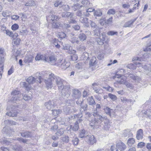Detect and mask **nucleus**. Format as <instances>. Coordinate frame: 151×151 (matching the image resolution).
Listing matches in <instances>:
<instances>
[{
	"label": "nucleus",
	"instance_id": "obj_51",
	"mask_svg": "<svg viewBox=\"0 0 151 151\" xmlns=\"http://www.w3.org/2000/svg\"><path fill=\"white\" fill-rule=\"evenodd\" d=\"M13 149L16 151H22V147L20 146H15L13 147Z\"/></svg>",
	"mask_w": 151,
	"mask_h": 151
},
{
	"label": "nucleus",
	"instance_id": "obj_24",
	"mask_svg": "<svg viewBox=\"0 0 151 151\" xmlns=\"http://www.w3.org/2000/svg\"><path fill=\"white\" fill-rule=\"evenodd\" d=\"M79 125L78 124V122H76L75 123V124L73 127H72V125H70V127H69H69L67 128L68 130L69 131V130L70 129H72L74 131H77L79 128Z\"/></svg>",
	"mask_w": 151,
	"mask_h": 151
},
{
	"label": "nucleus",
	"instance_id": "obj_11",
	"mask_svg": "<svg viewBox=\"0 0 151 151\" xmlns=\"http://www.w3.org/2000/svg\"><path fill=\"white\" fill-rule=\"evenodd\" d=\"M81 93L78 89H74L72 91V96L74 99H78L81 96Z\"/></svg>",
	"mask_w": 151,
	"mask_h": 151
},
{
	"label": "nucleus",
	"instance_id": "obj_46",
	"mask_svg": "<svg viewBox=\"0 0 151 151\" xmlns=\"http://www.w3.org/2000/svg\"><path fill=\"white\" fill-rule=\"evenodd\" d=\"M58 36L59 38L62 39L65 37L66 35L63 32H59L58 33Z\"/></svg>",
	"mask_w": 151,
	"mask_h": 151
},
{
	"label": "nucleus",
	"instance_id": "obj_43",
	"mask_svg": "<svg viewBox=\"0 0 151 151\" xmlns=\"http://www.w3.org/2000/svg\"><path fill=\"white\" fill-rule=\"evenodd\" d=\"M94 11L95 12H94V16L100 17L102 15L101 12L99 10H97Z\"/></svg>",
	"mask_w": 151,
	"mask_h": 151
},
{
	"label": "nucleus",
	"instance_id": "obj_15",
	"mask_svg": "<svg viewBox=\"0 0 151 151\" xmlns=\"http://www.w3.org/2000/svg\"><path fill=\"white\" fill-rule=\"evenodd\" d=\"M45 106L46 109L50 110L53 109L55 106V104L54 101H49L45 104Z\"/></svg>",
	"mask_w": 151,
	"mask_h": 151
},
{
	"label": "nucleus",
	"instance_id": "obj_61",
	"mask_svg": "<svg viewBox=\"0 0 151 151\" xmlns=\"http://www.w3.org/2000/svg\"><path fill=\"white\" fill-rule=\"evenodd\" d=\"M115 13V10L113 9H110L107 12V14H114Z\"/></svg>",
	"mask_w": 151,
	"mask_h": 151
},
{
	"label": "nucleus",
	"instance_id": "obj_48",
	"mask_svg": "<svg viewBox=\"0 0 151 151\" xmlns=\"http://www.w3.org/2000/svg\"><path fill=\"white\" fill-rule=\"evenodd\" d=\"M108 96L113 101H115L117 99L116 96L115 95L111 93H109Z\"/></svg>",
	"mask_w": 151,
	"mask_h": 151
},
{
	"label": "nucleus",
	"instance_id": "obj_25",
	"mask_svg": "<svg viewBox=\"0 0 151 151\" xmlns=\"http://www.w3.org/2000/svg\"><path fill=\"white\" fill-rule=\"evenodd\" d=\"M20 134L21 136L24 137H31L32 136V133L30 132H21Z\"/></svg>",
	"mask_w": 151,
	"mask_h": 151
},
{
	"label": "nucleus",
	"instance_id": "obj_54",
	"mask_svg": "<svg viewBox=\"0 0 151 151\" xmlns=\"http://www.w3.org/2000/svg\"><path fill=\"white\" fill-rule=\"evenodd\" d=\"M87 106L88 105L87 104H85V105L82 106L81 109H80V111L83 112V111L87 110Z\"/></svg>",
	"mask_w": 151,
	"mask_h": 151
},
{
	"label": "nucleus",
	"instance_id": "obj_59",
	"mask_svg": "<svg viewBox=\"0 0 151 151\" xmlns=\"http://www.w3.org/2000/svg\"><path fill=\"white\" fill-rule=\"evenodd\" d=\"M62 9L65 11H68L69 9V7L68 5H65L62 6Z\"/></svg>",
	"mask_w": 151,
	"mask_h": 151
},
{
	"label": "nucleus",
	"instance_id": "obj_45",
	"mask_svg": "<svg viewBox=\"0 0 151 151\" xmlns=\"http://www.w3.org/2000/svg\"><path fill=\"white\" fill-rule=\"evenodd\" d=\"M70 40L71 42L73 43L76 42L78 44V43L79 42V40H78V38L75 36L72 37Z\"/></svg>",
	"mask_w": 151,
	"mask_h": 151
},
{
	"label": "nucleus",
	"instance_id": "obj_52",
	"mask_svg": "<svg viewBox=\"0 0 151 151\" xmlns=\"http://www.w3.org/2000/svg\"><path fill=\"white\" fill-rule=\"evenodd\" d=\"M19 27V26L16 24H14L12 26L11 28L12 30H16Z\"/></svg>",
	"mask_w": 151,
	"mask_h": 151
},
{
	"label": "nucleus",
	"instance_id": "obj_13",
	"mask_svg": "<svg viewBox=\"0 0 151 151\" xmlns=\"http://www.w3.org/2000/svg\"><path fill=\"white\" fill-rule=\"evenodd\" d=\"M116 147L120 151H124L126 148L127 146L125 144L121 141L118 142L116 144Z\"/></svg>",
	"mask_w": 151,
	"mask_h": 151
},
{
	"label": "nucleus",
	"instance_id": "obj_30",
	"mask_svg": "<svg viewBox=\"0 0 151 151\" xmlns=\"http://www.w3.org/2000/svg\"><path fill=\"white\" fill-rule=\"evenodd\" d=\"M142 68L145 69L146 71L145 72L146 74L148 75L149 72H150L151 70V66L149 65H144Z\"/></svg>",
	"mask_w": 151,
	"mask_h": 151
},
{
	"label": "nucleus",
	"instance_id": "obj_44",
	"mask_svg": "<svg viewBox=\"0 0 151 151\" xmlns=\"http://www.w3.org/2000/svg\"><path fill=\"white\" fill-rule=\"evenodd\" d=\"M64 133V129L62 128H61L58 129L55 134L59 136L63 135Z\"/></svg>",
	"mask_w": 151,
	"mask_h": 151
},
{
	"label": "nucleus",
	"instance_id": "obj_49",
	"mask_svg": "<svg viewBox=\"0 0 151 151\" xmlns=\"http://www.w3.org/2000/svg\"><path fill=\"white\" fill-rule=\"evenodd\" d=\"M32 97V96L31 95H25L23 96V99L25 101H28L30 100Z\"/></svg>",
	"mask_w": 151,
	"mask_h": 151
},
{
	"label": "nucleus",
	"instance_id": "obj_57",
	"mask_svg": "<svg viewBox=\"0 0 151 151\" xmlns=\"http://www.w3.org/2000/svg\"><path fill=\"white\" fill-rule=\"evenodd\" d=\"M117 34L118 33L117 32H114L112 31H109L107 33L108 35L111 36L113 35H117Z\"/></svg>",
	"mask_w": 151,
	"mask_h": 151
},
{
	"label": "nucleus",
	"instance_id": "obj_50",
	"mask_svg": "<svg viewBox=\"0 0 151 151\" xmlns=\"http://www.w3.org/2000/svg\"><path fill=\"white\" fill-rule=\"evenodd\" d=\"M6 34L10 37H14V34L13 33L8 30H6Z\"/></svg>",
	"mask_w": 151,
	"mask_h": 151
},
{
	"label": "nucleus",
	"instance_id": "obj_2",
	"mask_svg": "<svg viewBox=\"0 0 151 151\" xmlns=\"http://www.w3.org/2000/svg\"><path fill=\"white\" fill-rule=\"evenodd\" d=\"M26 81L29 84H33L35 83H41V78L40 73H36L34 76H31L29 77L27 80Z\"/></svg>",
	"mask_w": 151,
	"mask_h": 151
},
{
	"label": "nucleus",
	"instance_id": "obj_34",
	"mask_svg": "<svg viewBox=\"0 0 151 151\" xmlns=\"http://www.w3.org/2000/svg\"><path fill=\"white\" fill-rule=\"evenodd\" d=\"M135 142V141L133 138H129L128 139L127 144L129 146H131Z\"/></svg>",
	"mask_w": 151,
	"mask_h": 151
},
{
	"label": "nucleus",
	"instance_id": "obj_35",
	"mask_svg": "<svg viewBox=\"0 0 151 151\" xmlns=\"http://www.w3.org/2000/svg\"><path fill=\"white\" fill-rule=\"evenodd\" d=\"M94 32V35L97 36H100V31L99 30V27H97L96 28H95L93 29Z\"/></svg>",
	"mask_w": 151,
	"mask_h": 151
},
{
	"label": "nucleus",
	"instance_id": "obj_19",
	"mask_svg": "<svg viewBox=\"0 0 151 151\" xmlns=\"http://www.w3.org/2000/svg\"><path fill=\"white\" fill-rule=\"evenodd\" d=\"M136 138L138 140L142 139L143 138V132L141 129H139L137 132Z\"/></svg>",
	"mask_w": 151,
	"mask_h": 151
},
{
	"label": "nucleus",
	"instance_id": "obj_33",
	"mask_svg": "<svg viewBox=\"0 0 151 151\" xmlns=\"http://www.w3.org/2000/svg\"><path fill=\"white\" fill-rule=\"evenodd\" d=\"M70 107L65 106L63 109V111L64 113L66 114H70L72 111Z\"/></svg>",
	"mask_w": 151,
	"mask_h": 151
},
{
	"label": "nucleus",
	"instance_id": "obj_1",
	"mask_svg": "<svg viewBox=\"0 0 151 151\" xmlns=\"http://www.w3.org/2000/svg\"><path fill=\"white\" fill-rule=\"evenodd\" d=\"M49 79H51V81H55V83L58 87V89H62L63 88V83L64 81L60 77L55 75L54 74L51 73L49 74Z\"/></svg>",
	"mask_w": 151,
	"mask_h": 151
},
{
	"label": "nucleus",
	"instance_id": "obj_62",
	"mask_svg": "<svg viewBox=\"0 0 151 151\" xmlns=\"http://www.w3.org/2000/svg\"><path fill=\"white\" fill-rule=\"evenodd\" d=\"M99 84L97 83H94L92 84V87L94 90L99 88H98V86Z\"/></svg>",
	"mask_w": 151,
	"mask_h": 151
},
{
	"label": "nucleus",
	"instance_id": "obj_63",
	"mask_svg": "<svg viewBox=\"0 0 151 151\" xmlns=\"http://www.w3.org/2000/svg\"><path fill=\"white\" fill-rule=\"evenodd\" d=\"M28 32L26 29L22 30L20 31V33L21 35H26Z\"/></svg>",
	"mask_w": 151,
	"mask_h": 151
},
{
	"label": "nucleus",
	"instance_id": "obj_29",
	"mask_svg": "<svg viewBox=\"0 0 151 151\" xmlns=\"http://www.w3.org/2000/svg\"><path fill=\"white\" fill-rule=\"evenodd\" d=\"M22 86L25 88L26 90H28L31 89L30 84H28L25 82H22Z\"/></svg>",
	"mask_w": 151,
	"mask_h": 151
},
{
	"label": "nucleus",
	"instance_id": "obj_53",
	"mask_svg": "<svg viewBox=\"0 0 151 151\" xmlns=\"http://www.w3.org/2000/svg\"><path fill=\"white\" fill-rule=\"evenodd\" d=\"M82 57L83 59L87 60L89 58L88 53L87 52L83 53V54Z\"/></svg>",
	"mask_w": 151,
	"mask_h": 151
},
{
	"label": "nucleus",
	"instance_id": "obj_10",
	"mask_svg": "<svg viewBox=\"0 0 151 151\" xmlns=\"http://www.w3.org/2000/svg\"><path fill=\"white\" fill-rule=\"evenodd\" d=\"M118 78L119 80H117L116 82L114 83L115 84H116V83L122 84L124 82V80L125 79V78H124V77L121 75L116 74L113 77L114 78Z\"/></svg>",
	"mask_w": 151,
	"mask_h": 151
},
{
	"label": "nucleus",
	"instance_id": "obj_21",
	"mask_svg": "<svg viewBox=\"0 0 151 151\" xmlns=\"http://www.w3.org/2000/svg\"><path fill=\"white\" fill-rule=\"evenodd\" d=\"M141 65V64L139 62H137L135 63L134 64L132 63L128 64L127 66V67L131 69H135L136 68V65Z\"/></svg>",
	"mask_w": 151,
	"mask_h": 151
},
{
	"label": "nucleus",
	"instance_id": "obj_27",
	"mask_svg": "<svg viewBox=\"0 0 151 151\" xmlns=\"http://www.w3.org/2000/svg\"><path fill=\"white\" fill-rule=\"evenodd\" d=\"M4 58L3 55H0V70H3L4 69Z\"/></svg>",
	"mask_w": 151,
	"mask_h": 151
},
{
	"label": "nucleus",
	"instance_id": "obj_22",
	"mask_svg": "<svg viewBox=\"0 0 151 151\" xmlns=\"http://www.w3.org/2000/svg\"><path fill=\"white\" fill-rule=\"evenodd\" d=\"M33 57L32 55H27L25 56L24 60V62L25 63H29L32 61Z\"/></svg>",
	"mask_w": 151,
	"mask_h": 151
},
{
	"label": "nucleus",
	"instance_id": "obj_64",
	"mask_svg": "<svg viewBox=\"0 0 151 151\" xmlns=\"http://www.w3.org/2000/svg\"><path fill=\"white\" fill-rule=\"evenodd\" d=\"M97 43L99 45H103L104 44V41L100 38H98L96 40Z\"/></svg>",
	"mask_w": 151,
	"mask_h": 151
},
{
	"label": "nucleus",
	"instance_id": "obj_7",
	"mask_svg": "<svg viewBox=\"0 0 151 151\" xmlns=\"http://www.w3.org/2000/svg\"><path fill=\"white\" fill-rule=\"evenodd\" d=\"M49 74H46L45 75L44 77H46L47 78V77H48L45 80V82L46 86V87L47 88V89L49 88H51L52 87V81H51L50 79L49 80Z\"/></svg>",
	"mask_w": 151,
	"mask_h": 151
},
{
	"label": "nucleus",
	"instance_id": "obj_3",
	"mask_svg": "<svg viewBox=\"0 0 151 151\" xmlns=\"http://www.w3.org/2000/svg\"><path fill=\"white\" fill-rule=\"evenodd\" d=\"M57 64V66L63 70L67 68L70 65L69 63L66 62L65 59H60L58 60Z\"/></svg>",
	"mask_w": 151,
	"mask_h": 151
},
{
	"label": "nucleus",
	"instance_id": "obj_16",
	"mask_svg": "<svg viewBox=\"0 0 151 151\" xmlns=\"http://www.w3.org/2000/svg\"><path fill=\"white\" fill-rule=\"evenodd\" d=\"M47 60H48L47 62H48L51 65H57L58 60H57V58L55 56L52 55L50 57L49 60L47 58Z\"/></svg>",
	"mask_w": 151,
	"mask_h": 151
},
{
	"label": "nucleus",
	"instance_id": "obj_41",
	"mask_svg": "<svg viewBox=\"0 0 151 151\" xmlns=\"http://www.w3.org/2000/svg\"><path fill=\"white\" fill-rule=\"evenodd\" d=\"M79 21L83 23H88V19L86 18L81 17L79 19Z\"/></svg>",
	"mask_w": 151,
	"mask_h": 151
},
{
	"label": "nucleus",
	"instance_id": "obj_40",
	"mask_svg": "<svg viewBox=\"0 0 151 151\" xmlns=\"http://www.w3.org/2000/svg\"><path fill=\"white\" fill-rule=\"evenodd\" d=\"M79 38L81 40L84 41L86 39V35L84 33H81L78 36Z\"/></svg>",
	"mask_w": 151,
	"mask_h": 151
},
{
	"label": "nucleus",
	"instance_id": "obj_4",
	"mask_svg": "<svg viewBox=\"0 0 151 151\" xmlns=\"http://www.w3.org/2000/svg\"><path fill=\"white\" fill-rule=\"evenodd\" d=\"M63 88L62 89H59V90L61 91L63 95L65 96L66 97H68L71 94V91L70 87L69 85H67L63 86Z\"/></svg>",
	"mask_w": 151,
	"mask_h": 151
},
{
	"label": "nucleus",
	"instance_id": "obj_42",
	"mask_svg": "<svg viewBox=\"0 0 151 151\" xmlns=\"http://www.w3.org/2000/svg\"><path fill=\"white\" fill-rule=\"evenodd\" d=\"M94 11H95V9L89 8L87 10L86 12L84 14L86 16H88L89 14V12H91Z\"/></svg>",
	"mask_w": 151,
	"mask_h": 151
},
{
	"label": "nucleus",
	"instance_id": "obj_36",
	"mask_svg": "<svg viewBox=\"0 0 151 151\" xmlns=\"http://www.w3.org/2000/svg\"><path fill=\"white\" fill-rule=\"evenodd\" d=\"M52 114L55 116H57L62 112V111L59 109L52 110Z\"/></svg>",
	"mask_w": 151,
	"mask_h": 151
},
{
	"label": "nucleus",
	"instance_id": "obj_9",
	"mask_svg": "<svg viewBox=\"0 0 151 151\" xmlns=\"http://www.w3.org/2000/svg\"><path fill=\"white\" fill-rule=\"evenodd\" d=\"M12 95H13L12 98L11 99L12 101H15L18 99V98H19V96L22 95L21 94H20V92L19 91L14 90L12 91L11 93Z\"/></svg>",
	"mask_w": 151,
	"mask_h": 151
},
{
	"label": "nucleus",
	"instance_id": "obj_60",
	"mask_svg": "<svg viewBox=\"0 0 151 151\" xmlns=\"http://www.w3.org/2000/svg\"><path fill=\"white\" fill-rule=\"evenodd\" d=\"M124 83L127 88H133V85L127 82H125Z\"/></svg>",
	"mask_w": 151,
	"mask_h": 151
},
{
	"label": "nucleus",
	"instance_id": "obj_38",
	"mask_svg": "<svg viewBox=\"0 0 151 151\" xmlns=\"http://www.w3.org/2000/svg\"><path fill=\"white\" fill-rule=\"evenodd\" d=\"M129 76L130 78L137 81H139L140 79L139 77L138 76H135L132 74L129 75Z\"/></svg>",
	"mask_w": 151,
	"mask_h": 151
},
{
	"label": "nucleus",
	"instance_id": "obj_26",
	"mask_svg": "<svg viewBox=\"0 0 151 151\" xmlns=\"http://www.w3.org/2000/svg\"><path fill=\"white\" fill-rule=\"evenodd\" d=\"M62 16L63 17H70V18H73V14L70 12H63L62 13Z\"/></svg>",
	"mask_w": 151,
	"mask_h": 151
},
{
	"label": "nucleus",
	"instance_id": "obj_6",
	"mask_svg": "<svg viewBox=\"0 0 151 151\" xmlns=\"http://www.w3.org/2000/svg\"><path fill=\"white\" fill-rule=\"evenodd\" d=\"M89 124L91 126H98V127L99 126L101 127V126L103 125V124L102 123V120L97 119L96 118H95L94 119L91 120Z\"/></svg>",
	"mask_w": 151,
	"mask_h": 151
},
{
	"label": "nucleus",
	"instance_id": "obj_56",
	"mask_svg": "<svg viewBox=\"0 0 151 151\" xmlns=\"http://www.w3.org/2000/svg\"><path fill=\"white\" fill-rule=\"evenodd\" d=\"M60 24L58 22H54L52 23V26L54 28H57L60 26Z\"/></svg>",
	"mask_w": 151,
	"mask_h": 151
},
{
	"label": "nucleus",
	"instance_id": "obj_17",
	"mask_svg": "<svg viewBox=\"0 0 151 151\" xmlns=\"http://www.w3.org/2000/svg\"><path fill=\"white\" fill-rule=\"evenodd\" d=\"M35 60H43L45 62H47L48 61L45 55H41L40 53L37 54L35 58Z\"/></svg>",
	"mask_w": 151,
	"mask_h": 151
},
{
	"label": "nucleus",
	"instance_id": "obj_8",
	"mask_svg": "<svg viewBox=\"0 0 151 151\" xmlns=\"http://www.w3.org/2000/svg\"><path fill=\"white\" fill-rule=\"evenodd\" d=\"M97 61L96 57H93L90 60L89 62V65L90 67H91L93 70L95 69V67L97 66Z\"/></svg>",
	"mask_w": 151,
	"mask_h": 151
},
{
	"label": "nucleus",
	"instance_id": "obj_47",
	"mask_svg": "<svg viewBox=\"0 0 151 151\" xmlns=\"http://www.w3.org/2000/svg\"><path fill=\"white\" fill-rule=\"evenodd\" d=\"M81 3L86 7H88L90 6V3L88 0H82Z\"/></svg>",
	"mask_w": 151,
	"mask_h": 151
},
{
	"label": "nucleus",
	"instance_id": "obj_37",
	"mask_svg": "<svg viewBox=\"0 0 151 151\" xmlns=\"http://www.w3.org/2000/svg\"><path fill=\"white\" fill-rule=\"evenodd\" d=\"M35 5V2L33 1L30 0L26 3L25 5L26 6H34Z\"/></svg>",
	"mask_w": 151,
	"mask_h": 151
},
{
	"label": "nucleus",
	"instance_id": "obj_28",
	"mask_svg": "<svg viewBox=\"0 0 151 151\" xmlns=\"http://www.w3.org/2000/svg\"><path fill=\"white\" fill-rule=\"evenodd\" d=\"M88 104L91 105H93L96 104L95 101L93 96H91L88 99Z\"/></svg>",
	"mask_w": 151,
	"mask_h": 151
},
{
	"label": "nucleus",
	"instance_id": "obj_23",
	"mask_svg": "<svg viewBox=\"0 0 151 151\" xmlns=\"http://www.w3.org/2000/svg\"><path fill=\"white\" fill-rule=\"evenodd\" d=\"M137 17L126 22L124 24L123 27H131L132 25L133 24L134 22L137 20Z\"/></svg>",
	"mask_w": 151,
	"mask_h": 151
},
{
	"label": "nucleus",
	"instance_id": "obj_55",
	"mask_svg": "<svg viewBox=\"0 0 151 151\" xmlns=\"http://www.w3.org/2000/svg\"><path fill=\"white\" fill-rule=\"evenodd\" d=\"M79 141L77 137H75L72 140V141L74 145H78Z\"/></svg>",
	"mask_w": 151,
	"mask_h": 151
},
{
	"label": "nucleus",
	"instance_id": "obj_32",
	"mask_svg": "<svg viewBox=\"0 0 151 151\" xmlns=\"http://www.w3.org/2000/svg\"><path fill=\"white\" fill-rule=\"evenodd\" d=\"M11 141V140L9 139L8 140L4 139L1 141V142L2 144L9 145L12 142Z\"/></svg>",
	"mask_w": 151,
	"mask_h": 151
},
{
	"label": "nucleus",
	"instance_id": "obj_58",
	"mask_svg": "<svg viewBox=\"0 0 151 151\" xmlns=\"http://www.w3.org/2000/svg\"><path fill=\"white\" fill-rule=\"evenodd\" d=\"M121 101L124 103H126L127 102H128L129 101L130 102L131 100L122 97L121 98Z\"/></svg>",
	"mask_w": 151,
	"mask_h": 151
},
{
	"label": "nucleus",
	"instance_id": "obj_12",
	"mask_svg": "<svg viewBox=\"0 0 151 151\" xmlns=\"http://www.w3.org/2000/svg\"><path fill=\"white\" fill-rule=\"evenodd\" d=\"M60 18L55 14V13L53 12H51L50 13V15L47 17V21L51 20L52 21L54 20L59 19Z\"/></svg>",
	"mask_w": 151,
	"mask_h": 151
},
{
	"label": "nucleus",
	"instance_id": "obj_20",
	"mask_svg": "<svg viewBox=\"0 0 151 151\" xmlns=\"http://www.w3.org/2000/svg\"><path fill=\"white\" fill-rule=\"evenodd\" d=\"M93 115L97 119H100L101 120H103L105 118L104 117L100 115H99L98 113V111L97 109L94 110L93 112Z\"/></svg>",
	"mask_w": 151,
	"mask_h": 151
},
{
	"label": "nucleus",
	"instance_id": "obj_14",
	"mask_svg": "<svg viewBox=\"0 0 151 151\" xmlns=\"http://www.w3.org/2000/svg\"><path fill=\"white\" fill-rule=\"evenodd\" d=\"M104 117L105 118L102 120V123L104 122V124L103 129L105 130H108L110 126V125L109 124V121L106 117L104 116Z\"/></svg>",
	"mask_w": 151,
	"mask_h": 151
},
{
	"label": "nucleus",
	"instance_id": "obj_31",
	"mask_svg": "<svg viewBox=\"0 0 151 151\" xmlns=\"http://www.w3.org/2000/svg\"><path fill=\"white\" fill-rule=\"evenodd\" d=\"M74 104V101L73 100H68L66 101L65 106L69 107V106H71L73 105Z\"/></svg>",
	"mask_w": 151,
	"mask_h": 151
},
{
	"label": "nucleus",
	"instance_id": "obj_39",
	"mask_svg": "<svg viewBox=\"0 0 151 151\" xmlns=\"http://www.w3.org/2000/svg\"><path fill=\"white\" fill-rule=\"evenodd\" d=\"M87 135L85 134V131L84 130H83L81 131L79 134V137L81 138H84L85 139V137Z\"/></svg>",
	"mask_w": 151,
	"mask_h": 151
},
{
	"label": "nucleus",
	"instance_id": "obj_18",
	"mask_svg": "<svg viewBox=\"0 0 151 151\" xmlns=\"http://www.w3.org/2000/svg\"><path fill=\"white\" fill-rule=\"evenodd\" d=\"M104 110L105 113L110 116H111V115H114V110L107 106L104 107Z\"/></svg>",
	"mask_w": 151,
	"mask_h": 151
},
{
	"label": "nucleus",
	"instance_id": "obj_5",
	"mask_svg": "<svg viewBox=\"0 0 151 151\" xmlns=\"http://www.w3.org/2000/svg\"><path fill=\"white\" fill-rule=\"evenodd\" d=\"M85 140L90 145H93L96 143V139L93 135H87L85 137Z\"/></svg>",
	"mask_w": 151,
	"mask_h": 151
}]
</instances>
